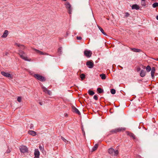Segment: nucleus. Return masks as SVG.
<instances>
[{"mask_svg":"<svg viewBox=\"0 0 158 158\" xmlns=\"http://www.w3.org/2000/svg\"><path fill=\"white\" fill-rule=\"evenodd\" d=\"M18 54L20 56L21 58L26 61H31V59L28 58L26 56H25V52L22 50H19V52Z\"/></svg>","mask_w":158,"mask_h":158,"instance_id":"1","label":"nucleus"},{"mask_svg":"<svg viewBox=\"0 0 158 158\" xmlns=\"http://www.w3.org/2000/svg\"><path fill=\"white\" fill-rule=\"evenodd\" d=\"M33 76L35 78L41 81H45V78L40 74H35L33 75Z\"/></svg>","mask_w":158,"mask_h":158,"instance_id":"2","label":"nucleus"},{"mask_svg":"<svg viewBox=\"0 0 158 158\" xmlns=\"http://www.w3.org/2000/svg\"><path fill=\"white\" fill-rule=\"evenodd\" d=\"M19 149L21 152L22 153H24L28 152V148L25 146L22 145L19 148Z\"/></svg>","mask_w":158,"mask_h":158,"instance_id":"3","label":"nucleus"},{"mask_svg":"<svg viewBox=\"0 0 158 158\" xmlns=\"http://www.w3.org/2000/svg\"><path fill=\"white\" fill-rule=\"evenodd\" d=\"M108 152L109 154L114 156H117L119 153L118 150L114 151V149L112 148H109Z\"/></svg>","mask_w":158,"mask_h":158,"instance_id":"4","label":"nucleus"},{"mask_svg":"<svg viewBox=\"0 0 158 158\" xmlns=\"http://www.w3.org/2000/svg\"><path fill=\"white\" fill-rule=\"evenodd\" d=\"M67 9L68 10L69 13L71 14L72 12V8L70 4L68 2H66L64 4Z\"/></svg>","mask_w":158,"mask_h":158,"instance_id":"5","label":"nucleus"},{"mask_svg":"<svg viewBox=\"0 0 158 158\" xmlns=\"http://www.w3.org/2000/svg\"><path fill=\"white\" fill-rule=\"evenodd\" d=\"M125 129L122 128H118L111 130V132L113 133H117L118 132H120L121 131H124Z\"/></svg>","mask_w":158,"mask_h":158,"instance_id":"6","label":"nucleus"},{"mask_svg":"<svg viewBox=\"0 0 158 158\" xmlns=\"http://www.w3.org/2000/svg\"><path fill=\"white\" fill-rule=\"evenodd\" d=\"M92 54V52L89 50H85L84 52V55L87 57H90Z\"/></svg>","mask_w":158,"mask_h":158,"instance_id":"7","label":"nucleus"},{"mask_svg":"<svg viewBox=\"0 0 158 158\" xmlns=\"http://www.w3.org/2000/svg\"><path fill=\"white\" fill-rule=\"evenodd\" d=\"M86 64L89 68H92L94 65V64L93 62L90 61H87L86 62Z\"/></svg>","mask_w":158,"mask_h":158,"instance_id":"8","label":"nucleus"},{"mask_svg":"<svg viewBox=\"0 0 158 158\" xmlns=\"http://www.w3.org/2000/svg\"><path fill=\"white\" fill-rule=\"evenodd\" d=\"M40 153L38 149H35V150L34 155L35 157L34 158H39Z\"/></svg>","mask_w":158,"mask_h":158,"instance_id":"9","label":"nucleus"},{"mask_svg":"<svg viewBox=\"0 0 158 158\" xmlns=\"http://www.w3.org/2000/svg\"><path fill=\"white\" fill-rule=\"evenodd\" d=\"M156 71V69L155 67H152L151 71V76L152 79H153L155 77V73Z\"/></svg>","mask_w":158,"mask_h":158,"instance_id":"10","label":"nucleus"},{"mask_svg":"<svg viewBox=\"0 0 158 158\" xmlns=\"http://www.w3.org/2000/svg\"><path fill=\"white\" fill-rule=\"evenodd\" d=\"M72 110L73 112L76 113L80 115V113L78 110L76 108L75 106H73L72 107Z\"/></svg>","mask_w":158,"mask_h":158,"instance_id":"11","label":"nucleus"},{"mask_svg":"<svg viewBox=\"0 0 158 158\" xmlns=\"http://www.w3.org/2000/svg\"><path fill=\"white\" fill-rule=\"evenodd\" d=\"M33 49L35 51V52L37 53H38L40 54V55H46V53L45 52H41L40 50L35 49V48H33Z\"/></svg>","mask_w":158,"mask_h":158,"instance_id":"12","label":"nucleus"},{"mask_svg":"<svg viewBox=\"0 0 158 158\" xmlns=\"http://www.w3.org/2000/svg\"><path fill=\"white\" fill-rule=\"evenodd\" d=\"M33 49L35 51V52L37 53H38L40 54V55H46V53L45 52H41L40 50L35 49V48H33Z\"/></svg>","mask_w":158,"mask_h":158,"instance_id":"13","label":"nucleus"},{"mask_svg":"<svg viewBox=\"0 0 158 158\" xmlns=\"http://www.w3.org/2000/svg\"><path fill=\"white\" fill-rule=\"evenodd\" d=\"M15 46L19 47L20 48L22 49H24L26 48L25 47L24 45L20 44L17 43H15Z\"/></svg>","mask_w":158,"mask_h":158,"instance_id":"14","label":"nucleus"},{"mask_svg":"<svg viewBox=\"0 0 158 158\" xmlns=\"http://www.w3.org/2000/svg\"><path fill=\"white\" fill-rule=\"evenodd\" d=\"M1 74L4 76L6 77H10L11 75L10 73H8L5 72H2Z\"/></svg>","mask_w":158,"mask_h":158,"instance_id":"15","label":"nucleus"},{"mask_svg":"<svg viewBox=\"0 0 158 158\" xmlns=\"http://www.w3.org/2000/svg\"><path fill=\"white\" fill-rule=\"evenodd\" d=\"M28 133L32 136H35L36 134V133L35 131L32 130H29L28 131Z\"/></svg>","mask_w":158,"mask_h":158,"instance_id":"16","label":"nucleus"},{"mask_svg":"<svg viewBox=\"0 0 158 158\" xmlns=\"http://www.w3.org/2000/svg\"><path fill=\"white\" fill-rule=\"evenodd\" d=\"M146 75V72L143 70H142L140 73V76L142 77H144Z\"/></svg>","mask_w":158,"mask_h":158,"instance_id":"17","label":"nucleus"},{"mask_svg":"<svg viewBox=\"0 0 158 158\" xmlns=\"http://www.w3.org/2000/svg\"><path fill=\"white\" fill-rule=\"evenodd\" d=\"M132 9H135L136 10H139V6L137 4L133 5L131 6Z\"/></svg>","mask_w":158,"mask_h":158,"instance_id":"18","label":"nucleus"},{"mask_svg":"<svg viewBox=\"0 0 158 158\" xmlns=\"http://www.w3.org/2000/svg\"><path fill=\"white\" fill-rule=\"evenodd\" d=\"M8 34V31L7 30H6L3 35H2V38H6Z\"/></svg>","mask_w":158,"mask_h":158,"instance_id":"19","label":"nucleus"},{"mask_svg":"<svg viewBox=\"0 0 158 158\" xmlns=\"http://www.w3.org/2000/svg\"><path fill=\"white\" fill-rule=\"evenodd\" d=\"M131 50L135 52H141V50L140 49L135 48H131Z\"/></svg>","mask_w":158,"mask_h":158,"instance_id":"20","label":"nucleus"},{"mask_svg":"<svg viewBox=\"0 0 158 158\" xmlns=\"http://www.w3.org/2000/svg\"><path fill=\"white\" fill-rule=\"evenodd\" d=\"M98 147V145L97 144H96L93 147L92 150L93 151H94L97 150Z\"/></svg>","mask_w":158,"mask_h":158,"instance_id":"21","label":"nucleus"},{"mask_svg":"<svg viewBox=\"0 0 158 158\" xmlns=\"http://www.w3.org/2000/svg\"><path fill=\"white\" fill-rule=\"evenodd\" d=\"M98 27L99 29L100 30V31L102 32L104 35H106V34L104 32V31L102 29V28L100 26H98Z\"/></svg>","mask_w":158,"mask_h":158,"instance_id":"22","label":"nucleus"},{"mask_svg":"<svg viewBox=\"0 0 158 158\" xmlns=\"http://www.w3.org/2000/svg\"><path fill=\"white\" fill-rule=\"evenodd\" d=\"M100 77H101L102 79L103 80L105 79L106 78V77L105 74H102L100 75Z\"/></svg>","mask_w":158,"mask_h":158,"instance_id":"23","label":"nucleus"},{"mask_svg":"<svg viewBox=\"0 0 158 158\" xmlns=\"http://www.w3.org/2000/svg\"><path fill=\"white\" fill-rule=\"evenodd\" d=\"M151 69V68L149 65H148L146 67V70L148 72H149Z\"/></svg>","mask_w":158,"mask_h":158,"instance_id":"24","label":"nucleus"},{"mask_svg":"<svg viewBox=\"0 0 158 158\" xmlns=\"http://www.w3.org/2000/svg\"><path fill=\"white\" fill-rule=\"evenodd\" d=\"M128 135L131 137H132L133 139H134L135 138V136L133 133H129L128 134Z\"/></svg>","mask_w":158,"mask_h":158,"instance_id":"25","label":"nucleus"},{"mask_svg":"<svg viewBox=\"0 0 158 158\" xmlns=\"http://www.w3.org/2000/svg\"><path fill=\"white\" fill-rule=\"evenodd\" d=\"M85 75L83 73L81 74L80 75V77L81 78V80H83L85 78Z\"/></svg>","mask_w":158,"mask_h":158,"instance_id":"26","label":"nucleus"},{"mask_svg":"<svg viewBox=\"0 0 158 158\" xmlns=\"http://www.w3.org/2000/svg\"><path fill=\"white\" fill-rule=\"evenodd\" d=\"M41 88L42 89V90L45 93L47 91H48V89L44 86H42Z\"/></svg>","mask_w":158,"mask_h":158,"instance_id":"27","label":"nucleus"},{"mask_svg":"<svg viewBox=\"0 0 158 158\" xmlns=\"http://www.w3.org/2000/svg\"><path fill=\"white\" fill-rule=\"evenodd\" d=\"M89 94L90 95H93L94 94V93L92 90H89L88 91Z\"/></svg>","mask_w":158,"mask_h":158,"instance_id":"28","label":"nucleus"},{"mask_svg":"<svg viewBox=\"0 0 158 158\" xmlns=\"http://www.w3.org/2000/svg\"><path fill=\"white\" fill-rule=\"evenodd\" d=\"M97 90L98 93L100 94L102 93L103 91V90L101 88H98Z\"/></svg>","mask_w":158,"mask_h":158,"instance_id":"29","label":"nucleus"},{"mask_svg":"<svg viewBox=\"0 0 158 158\" xmlns=\"http://www.w3.org/2000/svg\"><path fill=\"white\" fill-rule=\"evenodd\" d=\"M152 6L154 8H155L156 7L158 6V3L155 2V3H154L152 4Z\"/></svg>","mask_w":158,"mask_h":158,"instance_id":"30","label":"nucleus"},{"mask_svg":"<svg viewBox=\"0 0 158 158\" xmlns=\"http://www.w3.org/2000/svg\"><path fill=\"white\" fill-rule=\"evenodd\" d=\"M62 48L61 47L59 48L58 49V52L60 54L62 52Z\"/></svg>","mask_w":158,"mask_h":158,"instance_id":"31","label":"nucleus"},{"mask_svg":"<svg viewBox=\"0 0 158 158\" xmlns=\"http://www.w3.org/2000/svg\"><path fill=\"white\" fill-rule=\"evenodd\" d=\"M110 92L112 94H114L115 93L116 91L114 89H112L110 90Z\"/></svg>","mask_w":158,"mask_h":158,"instance_id":"32","label":"nucleus"},{"mask_svg":"<svg viewBox=\"0 0 158 158\" xmlns=\"http://www.w3.org/2000/svg\"><path fill=\"white\" fill-rule=\"evenodd\" d=\"M141 5L143 6H146V3L145 1H141Z\"/></svg>","mask_w":158,"mask_h":158,"instance_id":"33","label":"nucleus"},{"mask_svg":"<svg viewBox=\"0 0 158 158\" xmlns=\"http://www.w3.org/2000/svg\"><path fill=\"white\" fill-rule=\"evenodd\" d=\"M22 98L21 97H18L17 98V101L19 102H20L21 101Z\"/></svg>","mask_w":158,"mask_h":158,"instance_id":"34","label":"nucleus"},{"mask_svg":"<svg viewBox=\"0 0 158 158\" xmlns=\"http://www.w3.org/2000/svg\"><path fill=\"white\" fill-rule=\"evenodd\" d=\"M45 93H47L49 95H51L52 94V93L50 90H48V91Z\"/></svg>","mask_w":158,"mask_h":158,"instance_id":"35","label":"nucleus"},{"mask_svg":"<svg viewBox=\"0 0 158 158\" xmlns=\"http://www.w3.org/2000/svg\"><path fill=\"white\" fill-rule=\"evenodd\" d=\"M61 139L64 142H67V141L66 139L64 138L63 137H61Z\"/></svg>","mask_w":158,"mask_h":158,"instance_id":"36","label":"nucleus"},{"mask_svg":"<svg viewBox=\"0 0 158 158\" xmlns=\"http://www.w3.org/2000/svg\"><path fill=\"white\" fill-rule=\"evenodd\" d=\"M39 148L40 150L41 151H43V147L40 145H39Z\"/></svg>","mask_w":158,"mask_h":158,"instance_id":"37","label":"nucleus"},{"mask_svg":"<svg viewBox=\"0 0 158 158\" xmlns=\"http://www.w3.org/2000/svg\"><path fill=\"white\" fill-rule=\"evenodd\" d=\"M94 98L95 100H97L98 99V96L96 95H95L94 97Z\"/></svg>","mask_w":158,"mask_h":158,"instance_id":"38","label":"nucleus"},{"mask_svg":"<svg viewBox=\"0 0 158 158\" xmlns=\"http://www.w3.org/2000/svg\"><path fill=\"white\" fill-rule=\"evenodd\" d=\"M140 68L139 67H137L136 68V71L137 72H139L140 70Z\"/></svg>","mask_w":158,"mask_h":158,"instance_id":"39","label":"nucleus"},{"mask_svg":"<svg viewBox=\"0 0 158 158\" xmlns=\"http://www.w3.org/2000/svg\"><path fill=\"white\" fill-rule=\"evenodd\" d=\"M77 40H81L82 38H81V37H80V36H79V37H78V36H77Z\"/></svg>","mask_w":158,"mask_h":158,"instance_id":"40","label":"nucleus"},{"mask_svg":"<svg viewBox=\"0 0 158 158\" xmlns=\"http://www.w3.org/2000/svg\"><path fill=\"white\" fill-rule=\"evenodd\" d=\"M64 115L66 117H67L68 116V114L67 113H65L64 114Z\"/></svg>","mask_w":158,"mask_h":158,"instance_id":"41","label":"nucleus"},{"mask_svg":"<svg viewBox=\"0 0 158 158\" xmlns=\"http://www.w3.org/2000/svg\"><path fill=\"white\" fill-rule=\"evenodd\" d=\"M129 14L128 13H126V16H129Z\"/></svg>","mask_w":158,"mask_h":158,"instance_id":"42","label":"nucleus"},{"mask_svg":"<svg viewBox=\"0 0 158 158\" xmlns=\"http://www.w3.org/2000/svg\"><path fill=\"white\" fill-rule=\"evenodd\" d=\"M156 19H157V20H158V15H157V16H156Z\"/></svg>","mask_w":158,"mask_h":158,"instance_id":"43","label":"nucleus"},{"mask_svg":"<svg viewBox=\"0 0 158 158\" xmlns=\"http://www.w3.org/2000/svg\"><path fill=\"white\" fill-rule=\"evenodd\" d=\"M155 60H156L158 61V58H156V59H155Z\"/></svg>","mask_w":158,"mask_h":158,"instance_id":"44","label":"nucleus"},{"mask_svg":"<svg viewBox=\"0 0 158 158\" xmlns=\"http://www.w3.org/2000/svg\"><path fill=\"white\" fill-rule=\"evenodd\" d=\"M62 1H66L67 0H62Z\"/></svg>","mask_w":158,"mask_h":158,"instance_id":"45","label":"nucleus"},{"mask_svg":"<svg viewBox=\"0 0 158 158\" xmlns=\"http://www.w3.org/2000/svg\"><path fill=\"white\" fill-rule=\"evenodd\" d=\"M146 0H141V1H145Z\"/></svg>","mask_w":158,"mask_h":158,"instance_id":"46","label":"nucleus"},{"mask_svg":"<svg viewBox=\"0 0 158 158\" xmlns=\"http://www.w3.org/2000/svg\"><path fill=\"white\" fill-rule=\"evenodd\" d=\"M40 105H42V104H41V102H40Z\"/></svg>","mask_w":158,"mask_h":158,"instance_id":"47","label":"nucleus"},{"mask_svg":"<svg viewBox=\"0 0 158 158\" xmlns=\"http://www.w3.org/2000/svg\"><path fill=\"white\" fill-rule=\"evenodd\" d=\"M145 66H144V67H143V69H144V68H145Z\"/></svg>","mask_w":158,"mask_h":158,"instance_id":"48","label":"nucleus"}]
</instances>
